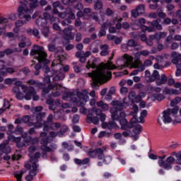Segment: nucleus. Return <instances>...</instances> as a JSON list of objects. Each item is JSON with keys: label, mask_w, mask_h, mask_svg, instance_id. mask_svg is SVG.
I'll return each mask as SVG.
<instances>
[{"label": "nucleus", "mask_w": 181, "mask_h": 181, "mask_svg": "<svg viewBox=\"0 0 181 181\" xmlns=\"http://www.w3.org/2000/svg\"><path fill=\"white\" fill-rule=\"evenodd\" d=\"M97 105L99 108H101L103 111H108L110 108L107 103H104L103 101L98 102Z\"/></svg>", "instance_id": "nucleus-33"}, {"label": "nucleus", "mask_w": 181, "mask_h": 181, "mask_svg": "<svg viewBox=\"0 0 181 181\" xmlns=\"http://www.w3.org/2000/svg\"><path fill=\"white\" fill-rule=\"evenodd\" d=\"M114 42H115V45H119V43H121V42H122V37H115Z\"/></svg>", "instance_id": "nucleus-60"}, {"label": "nucleus", "mask_w": 181, "mask_h": 181, "mask_svg": "<svg viewBox=\"0 0 181 181\" xmlns=\"http://www.w3.org/2000/svg\"><path fill=\"white\" fill-rule=\"evenodd\" d=\"M71 30H73V27L70 26L63 31L64 39L66 40H73V39H74V34L71 33Z\"/></svg>", "instance_id": "nucleus-20"}, {"label": "nucleus", "mask_w": 181, "mask_h": 181, "mask_svg": "<svg viewBox=\"0 0 181 181\" xmlns=\"http://www.w3.org/2000/svg\"><path fill=\"white\" fill-rule=\"evenodd\" d=\"M28 1H25V4L20 6V7L18 9V17L20 19H25V21H23L22 20L17 21L15 23L16 28L13 29V32L15 33H18L19 32V28L21 26H23L25 23L29 22L30 21V11L28 9Z\"/></svg>", "instance_id": "nucleus-6"}, {"label": "nucleus", "mask_w": 181, "mask_h": 181, "mask_svg": "<svg viewBox=\"0 0 181 181\" xmlns=\"http://www.w3.org/2000/svg\"><path fill=\"white\" fill-rule=\"evenodd\" d=\"M42 28H44L42 29V35H44L45 37H47V36H49V33H50L49 31V27H45L44 25Z\"/></svg>", "instance_id": "nucleus-48"}, {"label": "nucleus", "mask_w": 181, "mask_h": 181, "mask_svg": "<svg viewBox=\"0 0 181 181\" xmlns=\"http://www.w3.org/2000/svg\"><path fill=\"white\" fill-rule=\"evenodd\" d=\"M11 21H16V15L11 14L8 17H1L0 18V24L1 23H9Z\"/></svg>", "instance_id": "nucleus-24"}, {"label": "nucleus", "mask_w": 181, "mask_h": 181, "mask_svg": "<svg viewBox=\"0 0 181 181\" xmlns=\"http://www.w3.org/2000/svg\"><path fill=\"white\" fill-rule=\"evenodd\" d=\"M101 52L100 55L101 56H107L108 54V45H104L100 47Z\"/></svg>", "instance_id": "nucleus-36"}, {"label": "nucleus", "mask_w": 181, "mask_h": 181, "mask_svg": "<svg viewBox=\"0 0 181 181\" xmlns=\"http://www.w3.org/2000/svg\"><path fill=\"white\" fill-rule=\"evenodd\" d=\"M30 55L35 56V58L38 60L39 63L44 62L45 64L50 63L49 60L46 59L47 54L43 47L34 46V49L30 52Z\"/></svg>", "instance_id": "nucleus-8"}, {"label": "nucleus", "mask_w": 181, "mask_h": 181, "mask_svg": "<svg viewBox=\"0 0 181 181\" xmlns=\"http://www.w3.org/2000/svg\"><path fill=\"white\" fill-rule=\"evenodd\" d=\"M148 115V112L146 110H143L141 112V116L139 118V122L140 124H144L145 122V120L144 119V118H145V117H146Z\"/></svg>", "instance_id": "nucleus-37"}, {"label": "nucleus", "mask_w": 181, "mask_h": 181, "mask_svg": "<svg viewBox=\"0 0 181 181\" xmlns=\"http://www.w3.org/2000/svg\"><path fill=\"white\" fill-rule=\"evenodd\" d=\"M32 97L33 101H37V100H39V96L36 95L35 89L32 87H28V90L23 95V98H25V100H29L32 99Z\"/></svg>", "instance_id": "nucleus-18"}, {"label": "nucleus", "mask_w": 181, "mask_h": 181, "mask_svg": "<svg viewBox=\"0 0 181 181\" xmlns=\"http://www.w3.org/2000/svg\"><path fill=\"white\" fill-rule=\"evenodd\" d=\"M136 45H137L136 42H135L134 40H129L127 42V45H122L121 49L124 52H127V50H128L127 49V47H135V46H136Z\"/></svg>", "instance_id": "nucleus-28"}, {"label": "nucleus", "mask_w": 181, "mask_h": 181, "mask_svg": "<svg viewBox=\"0 0 181 181\" xmlns=\"http://www.w3.org/2000/svg\"><path fill=\"white\" fill-rule=\"evenodd\" d=\"M28 33L30 35H33L34 36H39V30L37 29L30 30H28Z\"/></svg>", "instance_id": "nucleus-54"}, {"label": "nucleus", "mask_w": 181, "mask_h": 181, "mask_svg": "<svg viewBox=\"0 0 181 181\" xmlns=\"http://www.w3.org/2000/svg\"><path fill=\"white\" fill-rule=\"evenodd\" d=\"M134 58L128 54H124L123 61L119 59L116 62V65L112 64L111 61H107L105 64H101L97 66L96 70L92 73L86 74V77H91L95 84H101V83H107L111 78V72L108 70H122L125 67L130 66V68L139 69L140 71L145 70V66L142 65V62L139 60H136L132 63Z\"/></svg>", "instance_id": "nucleus-1"}, {"label": "nucleus", "mask_w": 181, "mask_h": 181, "mask_svg": "<svg viewBox=\"0 0 181 181\" xmlns=\"http://www.w3.org/2000/svg\"><path fill=\"white\" fill-rule=\"evenodd\" d=\"M129 100H130L132 103H139V101H141V100L142 99L141 98V96L139 95L135 96V92H131L129 94Z\"/></svg>", "instance_id": "nucleus-26"}, {"label": "nucleus", "mask_w": 181, "mask_h": 181, "mask_svg": "<svg viewBox=\"0 0 181 181\" xmlns=\"http://www.w3.org/2000/svg\"><path fill=\"white\" fill-rule=\"evenodd\" d=\"M142 131V126L141 124H138L136 126L134 129L133 130V134H132V139L134 141H138L139 139V134H141V132Z\"/></svg>", "instance_id": "nucleus-22"}, {"label": "nucleus", "mask_w": 181, "mask_h": 181, "mask_svg": "<svg viewBox=\"0 0 181 181\" xmlns=\"http://www.w3.org/2000/svg\"><path fill=\"white\" fill-rule=\"evenodd\" d=\"M63 99L71 101L75 105L81 107V109L79 110L81 114H86L87 112V109L84 107V105H86V103L88 101V91L83 90L76 93V94L71 92L66 93L64 95Z\"/></svg>", "instance_id": "nucleus-3"}, {"label": "nucleus", "mask_w": 181, "mask_h": 181, "mask_svg": "<svg viewBox=\"0 0 181 181\" xmlns=\"http://www.w3.org/2000/svg\"><path fill=\"white\" fill-rule=\"evenodd\" d=\"M5 71V62L0 60V77L1 76V73H2V71Z\"/></svg>", "instance_id": "nucleus-53"}, {"label": "nucleus", "mask_w": 181, "mask_h": 181, "mask_svg": "<svg viewBox=\"0 0 181 181\" xmlns=\"http://www.w3.org/2000/svg\"><path fill=\"white\" fill-rule=\"evenodd\" d=\"M136 56H149V52L148 50H142L137 52Z\"/></svg>", "instance_id": "nucleus-51"}, {"label": "nucleus", "mask_w": 181, "mask_h": 181, "mask_svg": "<svg viewBox=\"0 0 181 181\" xmlns=\"http://www.w3.org/2000/svg\"><path fill=\"white\" fill-rule=\"evenodd\" d=\"M133 118L130 120V125H129V128H132V127H135V124H137V122H139V119H136V115L133 114L132 115Z\"/></svg>", "instance_id": "nucleus-35"}, {"label": "nucleus", "mask_w": 181, "mask_h": 181, "mask_svg": "<svg viewBox=\"0 0 181 181\" xmlns=\"http://www.w3.org/2000/svg\"><path fill=\"white\" fill-rule=\"evenodd\" d=\"M132 110H133V112H131V115H134H134H136V114H138L139 108L136 105L132 104Z\"/></svg>", "instance_id": "nucleus-49"}, {"label": "nucleus", "mask_w": 181, "mask_h": 181, "mask_svg": "<svg viewBox=\"0 0 181 181\" xmlns=\"http://www.w3.org/2000/svg\"><path fill=\"white\" fill-rule=\"evenodd\" d=\"M111 104L113 106V107L110 108L112 119L119 120L122 129H127V125H128V122L125 119L127 115L125 112H122V110L124 108H127L129 105V103L127 102V98H124L122 103L118 101H112Z\"/></svg>", "instance_id": "nucleus-2"}, {"label": "nucleus", "mask_w": 181, "mask_h": 181, "mask_svg": "<svg viewBox=\"0 0 181 181\" xmlns=\"http://www.w3.org/2000/svg\"><path fill=\"white\" fill-rule=\"evenodd\" d=\"M15 81V78H7L4 81V84H7L8 86H11Z\"/></svg>", "instance_id": "nucleus-57"}, {"label": "nucleus", "mask_w": 181, "mask_h": 181, "mask_svg": "<svg viewBox=\"0 0 181 181\" xmlns=\"http://www.w3.org/2000/svg\"><path fill=\"white\" fill-rule=\"evenodd\" d=\"M121 21H122V18H115L112 20L107 21L106 23L103 24L100 28V36H105V35H107V33L105 32L107 28L109 26H114V25H115V22H119Z\"/></svg>", "instance_id": "nucleus-14"}, {"label": "nucleus", "mask_w": 181, "mask_h": 181, "mask_svg": "<svg viewBox=\"0 0 181 181\" xmlns=\"http://www.w3.org/2000/svg\"><path fill=\"white\" fill-rule=\"evenodd\" d=\"M136 9L138 11V13L142 15L145 13V6L144 5H139L138 6Z\"/></svg>", "instance_id": "nucleus-44"}, {"label": "nucleus", "mask_w": 181, "mask_h": 181, "mask_svg": "<svg viewBox=\"0 0 181 181\" xmlns=\"http://www.w3.org/2000/svg\"><path fill=\"white\" fill-rule=\"evenodd\" d=\"M76 57H79L81 63H86V61L87 60L86 57L83 56V52H76Z\"/></svg>", "instance_id": "nucleus-43"}, {"label": "nucleus", "mask_w": 181, "mask_h": 181, "mask_svg": "<svg viewBox=\"0 0 181 181\" xmlns=\"http://www.w3.org/2000/svg\"><path fill=\"white\" fill-rule=\"evenodd\" d=\"M66 13L68 15L69 19H74L76 18V16H74V13L71 12V10L70 8L66 9Z\"/></svg>", "instance_id": "nucleus-45"}, {"label": "nucleus", "mask_w": 181, "mask_h": 181, "mask_svg": "<svg viewBox=\"0 0 181 181\" xmlns=\"http://www.w3.org/2000/svg\"><path fill=\"white\" fill-rule=\"evenodd\" d=\"M74 162L76 165H87L90 162V159L85 158L83 160L78 158H75Z\"/></svg>", "instance_id": "nucleus-34"}, {"label": "nucleus", "mask_w": 181, "mask_h": 181, "mask_svg": "<svg viewBox=\"0 0 181 181\" xmlns=\"http://www.w3.org/2000/svg\"><path fill=\"white\" fill-rule=\"evenodd\" d=\"M151 25L158 29V30H160L162 29V25L159 24V22L158 21H153Z\"/></svg>", "instance_id": "nucleus-55"}, {"label": "nucleus", "mask_w": 181, "mask_h": 181, "mask_svg": "<svg viewBox=\"0 0 181 181\" xmlns=\"http://www.w3.org/2000/svg\"><path fill=\"white\" fill-rule=\"evenodd\" d=\"M175 88H178L179 90H176V89H169V88H165L163 90L164 94H170V95L172 94H180L181 93V83H176L175 84Z\"/></svg>", "instance_id": "nucleus-19"}, {"label": "nucleus", "mask_w": 181, "mask_h": 181, "mask_svg": "<svg viewBox=\"0 0 181 181\" xmlns=\"http://www.w3.org/2000/svg\"><path fill=\"white\" fill-rule=\"evenodd\" d=\"M21 121H23V122H29L28 116H25V117H23L22 119H16V124H21Z\"/></svg>", "instance_id": "nucleus-47"}, {"label": "nucleus", "mask_w": 181, "mask_h": 181, "mask_svg": "<svg viewBox=\"0 0 181 181\" xmlns=\"http://www.w3.org/2000/svg\"><path fill=\"white\" fill-rule=\"evenodd\" d=\"M128 93V88L127 87H122L120 88V94H122L123 95H125Z\"/></svg>", "instance_id": "nucleus-59"}, {"label": "nucleus", "mask_w": 181, "mask_h": 181, "mask_svg": "<svg viewBox=\"0 0 181 181\" xmlns=\"http://www.w3.org/2000/svg\"><path fill=\"white\" fill-rule=\"evenodd\" d=\"M11 152V147L6 146V144H2L0 145V160L2 159L3 153H9Z\"/></svg>", "instance_id": "nucleus-25"}, {"label": "nucleus", "mask_w": 181, "mask_h": 181, "mask_svg": "<svg viewBox=\"0 0 181 181\" xmlns=\"http://www.w3.org/2000/svg\"><path fill=\"white\" fill-rule=\"evenodd\" d=\"M95 62H97V59L95 58L92 57L90 59V60L88 62V64L86 65V68L88 69H95L96 66Z\"/></svg>", "instance_id": "nucleus-32"}, {"label": "nucleus", "mask_w": 181, "mask_h": 181, "mask_svg": "<svg viewBox=\"0 0 181 181\" xmlns=\"http://www.w3.org/2000/svg\"><path fill=\"white\" fill-rule=\"evenodd\" d=\"M15 86L13 88V93H16V97L18 98V100H23V95L26 94V92L28 91V86L25 85H23L22 82L21 81H16L15 82Z\"/></svg>", "instance_id": "nucleus-9"}, {"label": "nucleus", "mask_w": 181, "mask_h": 181, "mask_svg": "<svg viewBox=\"0 0 181 181\" xmlns=\"http://www.w3.org/2000/svg\"><path fill=\"white\" fill-rule=\"evenodd\" d=\"M26 173V170H22L21 171H17L13 173L14 177L17 179V181H23L22 176H23V174Z\"/></svg>", "instance_id": "nucleus-30"}, {"label": "nucleus", "mask_w": 181, "mask_h": 181, "mask_svg": "<svg viewBox=\"0 0 181 181\" xmlns=\"http://www.w3.org/2000/svg\"><path fill=\"white\" fill-rule=\"evenodd\" d=\"M181 103V98L180 97H176L175 99L172 100L170 102L171 107H175V105H177Z\"/></svg>", "instance_id": "nucleus-42"}, {"label": "nucleus", "mask_w": 181, "mask_h": 181, "mask_svg": "<svg viewBox=\"0 0 181 181\" xmlns=\"http://www.w3.org/2000/svg\"><path fill=\"white\" fill-rule=\"evenodd\" d=\"M47 21H50V22H55L56 18L50 17V15L47 13H45L43 14V18H39L36 21V23L38 26H46L47 23Z\"/></svg>", "instance_id": "nucleus-16"}, {"label": "nucleus", "mask_w": 181, "mask_h": 181, "mask_svg": "<svg viewBox=\"0 0 181 181\" xmlns=\"http://www.w3.org/2000/svg\"><path fill=\"white\" fill-rule=\"evenodd\" d=\"M159 72H158V71H154L149 79V81H155V80H157V84L158 86H160V84H165V83L168 81V78H166V76L162 75L160 78H159Z\"/></svg>", "instance_id": "nucleus-17"}, {"label": "nucleus", "mask_w": 181, "mask_h": 181, "mask_svg": "<svg viewBox=\"0 0 181 181\" xmlns=\"http://www.w3.org/2000/svg\"><path fill=\"white\" fill-rule=\"evenodd\" d=\"M179 112V107H175L172 110L168 109L167 110H164L158 118V122L159 125L162 126L163 124H170V122L175 123H180L181 117H177L176 115Z\"/></svg>", "instance_id": "nucleus-4"}, {"label": "nucleus", "mask_w": 181, "mask_h": 181, "mask_svg": "<svg viewBox=\"0 0 181 181\" xmlns=\"http://www.w3.org/2000/svg\"><path fill=\"white\" fill-rule=\"evenodd\" d=\"M25 168L30 170V173L25 177V180L32 181L33 177L37 175V165L36 163H27L25 164Z\"/></svg>", "instance_id": "nucleus-12"}, {"label": "nucleus", "mask_w": 181, "mask_h": 181, "mask_svg": "<svg viewBox=\"0 0 181 181\" xmlns=\"http://www.w3.org/2000/svg\"><path fill=\"white\" fill-rule=\"evenodd\" d=\"M60 127H62V124H60V123H52L50 126V127H49L48 126V123H45L44 124V131H49V129H53L54 131H57V129H59V128H60Z\"/></svg>", "instance_id": "nucleus-23"}, {"label": "nucleus", "mask_w": 181, "mask_h": 181, "mask_svg": "<svg viewBox=\"0 0 181 181\" xmlns=\"http://www.w3.org/2000/svg\"><path fill=\"white\" fill-rule=\"evenodd\" d=\"M95 9L100 10L103 8V3L100 1H98L94 5Z\"/></svg>", "instance_id": "nucleus-50"}, {"label": "nucleus", "mask_w": 181, "mask_h": 181, "mask_svg": "<svg viewBox=\"0 0 181 181\" xmlns=\"http://www.w3.org/2000/svg\"><path fill=\"white\" fill-rule=\"evenodd\" d=\"M175 156L176 158V163L178 165H181V152L177 153H173L171 156L166 158V155L161 156L158 157V164L160 168H163V169H166L167 170H170L172 169L173 163H175V159L173 156Z\"/></svg>", "instance_id": "nucleus-5"}, {"label": "nucleus", "mask_w": 181, "mask_h": 181, "mask_svg": "<svg viewBox=\"0 0 181 181\" xmlns=\"http://www.w3.org/2000/svg\"><path fill=\"white\" fill-rule=\"evenodd\" d=\"M1 25H5V23L0 24V36H3V35H5V33H6V30L5 29V28H2Z\"/></svg>", "instance_id": "nucleus-58"}, {"label": "nucleus", "mask_w": 181, "mask_h": 181, "mask_svg": "<svg viewBox=\"0 0 181 181\" xmlns=\"http://www.w3.org/2000/svg\"><path fill=\"white\" fill-rule=\"evenodd\" d=\"M21 40L23 42L18 44V47H20V49H23V47H25L26 46H30V42H29V40L26 37H23Z\"/></svg>", "instance_id": "nucleus-31"}, {"label": "nucleus", "mask_w": 181, "mask_h": 181, "mask_svg": "<svg viewBox=\"0 0 181 181\" xmlns=\"http://www.w3.org/2000/svg\"><path fill=\"white\" fill-rule=\"evenodd\" d=\"M91 17L93 19V21H95V22H100V21L98 19V14H97L96 13H93L91 15Z\"/></svg>", "instance_id": "nucleus-62"}, {"label": "nucleus", "mask_w": 181, "mask_h": 181, "mask_svg": "<svg viewBox=\"0 0 181 181\" xmlns=\"http://www.w3.org/2000/svg\"><path fill=\"white\" fill-rule=\"evenodd\" d=\"M95 154L96 156H98L99 160L98 165V166H103L102 161L105 163H110L111 162V157L107 156L104 157V155L103 154V150L101 148H97L95 151H92L89 153V156H91V155Z\"/></svg>", "instance_id": "nucleus-13"}, {"label": "nucleus", "mask_w": 181, "mask_h": 181, "mask_svg": "<svg viewBox=\"0 0 181 181\" xmlns=\"http://www.w3.org/2000/svg\"><path fill=\"white\" fill-rule=\"evenodd\" d=\"M39 142V139L37 137L34 138L32 139L30 137H24V142L23 145L24 146H29L30 144L31 145L29 148V156L30 158V163H36L37 159L40 158V153H35V154L33 156V153L36 152L37 151L38 148L36 147L35 145Z\"/></svg>", "instance_id": "nucleus-7"}, {"label": "nucleus", "mask_w": 181, "mask_h": 181, "mask_svg": "<svg viewBox=\"0 0 181 181\" xmlns=\"http://www.w3.org/2000/svg\"><path fill=\"white\" fill-rule=\"evenodd\" d=\"M15 69L13 68H8L5 69L4 71L1 72V77H4V76H6L7 73H13Z\"/></svg>", "instance_id": "nucleus-41"}, {"label": "nucleus", "mask_w": 181, "mask_h": 181, "mask_svg": "<svg viewBox=\"0 0 181 181\" xmlns=\"http://www.w3.org/2000/svg\"><path fill=\"white\" fill-rule=\"evenodd\" d=\"M140 15V13H138V10L136 8H134L131 11V16L133 18H138V16H139Z\"/></svg>", "instance_id": "nucleus-46"}, {"label": "nucleus", "mask_w": 181, "mask_h": 181, "mask_svg": "<svg viewBox=\"0 0 181 181\" xmlns=\"http://www.w3.org/2000/svg\"><path fill=\"white\" fill-rule=\"evenodd\" d=\"M31 3H30V7L36 8L38 5L37 0H30Z\"/></svg>", "instance_id": "nucleus-56"}, {"label": "nucleus", "mask_w": 181, "mask_h": 181, "mask_svg": "<svg viewBox=\"0 0 181 181\" xmlns=\"http://www.w3.org/2000/svg\"><path fill=\"white\" fill-rule=\"evenodd\" d=\"M112 13H114V11H112V10H111V8H107L105 10V15H107V16H111V15H112Z\"/></svg>", "instance_id": "nucleus-61"}, {"label": "nucleus", "mask_w": 181, "mask_h": 181, "mask_svg": "<svg viewBox=\"0 0 181 181\" xmlns=\"http://www.w3.org/2000/svg\"><path fill=\"white\" fill-rule=\"evenodd\" d=\"M91 13V9L87 8L83 10V18L84 19H90Z\"/></svg>", "instance_id": "nucleus-40"}, {"label": "nucleus", "mask_w": 181, "mask_h": 181, "mask_svg": "<svg viewBox=\"0 0 181 181\" xmlns=\"http://www.w3.org/2000/svg\"><path fill=\"white\" fill-rule=\"evenodd\" d=\"M64 78V74L61 71H57L55 77L54 78V81H57L59 80H63Z\"/></svg>", "instance_id": "nucleus-38"}, {"label": "nucleus", "mask_w": 181, "mask_h": 181, "mask_svg": "<svg viewBox=\"0 0 181 181\" xmlns=\"http://www.w3.org/2000/svg\"><path fill=\"white\" fill-rule=\"evenodd\" d=\"M144 23H146L145 18H141L136 21L135 23L131 25V28L134 30H136V29H139V28H141L142 30L145 32H148V33L153 32V30H155V28L146 27L144 25Z\"/></svg>", "instance_id": "nucleus-11"}, {"label": "nucleus", "mask_w": 181, "mask_h": 181, "mask_svg": "<svg viewBox=\"0 0 181 181\" xmlns=\"http://www.w3.org/2000/svg\"><path fill=\"white\" fill-rule=\"evenodd\" d=\"M9 107H11V105L9 104V101L4 100L3 108L6 110V108H9Z\"/></svg>", "instance_id": "nucleus-63"}, {"label": "nucleus", "mask_w": 181, "mask_h": 181, "mask_svg": "<svg viewBox=\"0 0 181 181\" xmlns=\"http://www.w3.org/2000/svg\"><path fill=\"white\" fill-rule=\"evenodd\" d=\"M44 71L45 73V83H50V77L52 74H53V72L49 70V66H45L44 67Z\"/></svg>", "instance_id": "nucleus-29"}, {"label": "nucleus", "mask_w": 181, "mask_h": 181, "mask_svg": "<svg viewBox=\"0 0 181 181\" xmlns=\"http://www.w3.org/2000/svg\"><path fill=\"white\" fill-rule=\"evenodd\" d=\"M56 59L52 62V66L54 67L55 70H57L59 69V70H62V69H64V71H69L70 69V66L69 65H66L63 66L62 65V62L64 60V56L59 54V52L56 53L55 54Z\"/></svg>", "instance_id": "nucleus-10"}, {"label": "nucleus", "mask_w": 181, "mask_h": 181, "mask_svg": "<svg viewBox=\"0 0 181 181\" xmlns=\"http://www.w3.org/2000/svg\"><path fill=\"white\" fill-rule=\"evenodd\" d=\"M9 141H14L15 142H21V137H14L13 135L8 136Z\"/></svg>", "instance_id": "nucleus-52"}, {"label": "nucleus", "mask_w": 181, "mask_h": 181, "mask_svg": "<svg viewBox=\"0 0 181 181\" xmlns=\"http://www.w3.org/2000/svg\"><path fill=\"white\" fill-rule=\"evenodd\" d=\"M172 57H173L172 62L173 63V64H176L177 65V71L175 72V75L177 76H180L181 74V64L180 63V60H181V54H177V52H172Z\"/></svg>", "instance_id": "nucleus-15"}, {"label": "nucleus", "mask_w": 181, "mask_h": 181, "mask_svg": "<svg viewBox=\"0 0 181 181\" xmlns=\"http://www.w3.org/2000/svg\"><path fill=\"white\" fill-rule=\"evenodd\" d=\"M150 98L151 101H155L156 100H158V101H162L164 98L162 95L153 94L150 97Z\"/></svg>", "instance_id": "nucleus-39"}, {"label": "nucleus", "mask_w": 181, "mask_h": 181, "mask_svg": "<svg viewBox=\"0 0 181 181\" xmlns=\"http://www.w3.org/2000/svg\"><path fill=\"white\" fill-rule=\"evenodd\" d=\"M102 127L104 129H113V128H115V129H117L118 128V125H117L114 122H110L109 123L104 122L102 124Z\"/></svg>", "instance_id": "nucleus-27"}, {"label": "nucleus", "mask_w": 181, "mask_h": 181, "mask_svg": "<svg viewBox=\"0 0 181 181\" xmlns=\"http://www.w3.org/2000/svg\"><path fill=\"white\" fill-rule=\"evenodd\" d=\"M48 50L49 52H54V50H56V47L53 44H49L48 45Z\"/></svg>", "instance_id": "nucleus-64"}, {"label": "nucleus", "mask_w": 181, "mask_h": 181, "mask_svg": "<svg viewBox=\"0 0 181 181\" xmlns=\"http://www.w3.org/2000/svg\"><path fill=\"white\" fill-rule=\"evenodd\" d=\"M98 110L97 108L93 107L92 110H89V113L88 115V119H90L91 122H93L94 124H97L98 122V120H97L95 122H94V115H98Z\"/></svg>", "instance_id": "nucleus-21"}]
</instances>
